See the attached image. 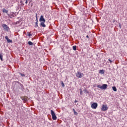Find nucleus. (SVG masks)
Wrapping results in <instances>:
<instances>
[{"label":"nucleus","instance_id":"nucleus-13","mask_svg":"<svg viewBox=\"0 0 127 127\" xmlns=\"http://www.w3.org/2000/svg\"><path fill=\"white\" fill-rule=\"evenodd\" d=\"M27 34L28 36H29V37H30V36H32V34H31V32H28L27 33Z\"/></svg>","mask_w":127,"mask_h":127},{"label":"nucleus","instance_id":"nucleus-19","mask_svg":"<svg viewBox=\"0 0 127 127\" xmlns=\"http://www.w3.org/2000/svg\"><path fill=\"white\" fill-rule=\"evenodd\" d=\"M28 44H29V45H33V43H32L31 41H29L28 42Z\"/></svg>","mask_w":127,"mask_h":127},{"label":"nucleus","instance_id":"nucleus-15","mask_svg":"<svg viewBox=\"0 0 127 127\" xmlns=\"http://www.w3.org/2000/svg\"><path fill=\"white\" fill-rule=\"evenodd\" d=\"M112 89L113 91H114V92H117V87H116L115 86H113L112 87Z\"/></svg>","mask_w":127,"mask_h":127},{"label":"nucleus","instance_id":"nucleus-2","mask_svg":"<svg viewBox=\"0 0 127 127\" xmlns=\"http://www.w3.org/2000/svg\"><path fill=\"white\" fill-rule=\"evenodd\" d=\"M76 76L77 78H82V77H84V73H81L80 71H77L76 73Z\"/></svg>","mask_w":127,"mask_h":127},{"label":"nucleus","instance_id":"nucleus-8","mask_svg":"<svg viewBox=\"0 0 127 127\" xmlns=\"http://www.w3.org/2000/svg\"><path fill=\"white\" fill-rule=\"evenodd\" d=\"M108 88V85L107 84H103L102 86L101 90H106Z\"/></svg>","mask_w":127,"mask_h":127},{"label":"nucleus","instance_id":"nucleus-11","mask_svg":"<svg viewBox=\"0 0 127 127\" xmlns=\"http://www.w3.org/2000/svg\"><path fill=\"white\" fill-rule=\"evenodd\" d=\"M99 74H105V70L104 69L100 70L99 71Z\"/></svg>","mask_w":127,"mask_h":127},{"label":"nucleus","instance_id":"nucleus-28","mask_svg":"<svg viewBox=\"0 0 127 127\" xmlns=\"http://www.w3.org/2000/svg\"><path fill=\"white\" fill-rule=\"evenodd\" d=\"M28 1L27 0H26L25 3H28Z\"/></svg>","mask_w":127,"mask_h":127},{"label":"nucleus","instance_id":"nucleus-12","mask_svg":"<svg viewBox=\"0 0 127 127\" xmlns=\"http://www.w3.org/2000/svg\"><path fill=\"white\" fill-rule=\"evenodd\" d=\"M2 12L5 13H8V10H7L5 8L3 9L2 10Z\"/></svg>","mask_w":127,"mask_h":127},{"label":"nucleus","instance_id":"nucleus-17","mask_svg":"<svg viewBox=\"0 0 127 127\" xmlns=\"http://www.w3.org/2000/svg\"><path fill=\"white\" fill-rule=\"evenodd\" d=\"M36 19H37V22H36V25H37V26H38V20L37 19V14H36Z\"/></svg>","mask_w":127,"mask_h":127},{"label":"nucleus","instance_id":"nucleus-22","mask_svg":"<svg viewBox=\"0 0 127 127\" xmlns=\"http://www.w3.org/2000/svg\"><path fill=\"white\" fill-rule=\"evenodd\" d=\"M97 88H99V89H102V86H101V85H97Z\"/></svg>","mask_w":127,"mask_h":127},{"label":"nucleus","instance_id":"nucleus-24","mask_svg":"<svg viewBox=\"0 0 127 127\" xmlns=\"http://www.w3.org/2000/svg\"><path fill=\"white\" fill-rule=\"evenodd\" d=\"M80 95H83V91H82L81 89H80Z\"/></svg>","mask_w":127,"mask_h":127},{"label":"nucleus","instance_id":"nucleus-20","mask_svg":"<svg viewBox=\"0 0 127 127\" xmlns=\"http://www.w3.org/2000/svg\"><path fill=\"white\" fill-rule=\"evenodd\" d=\"M14 24L16 25V24H19V21H17V22H15L13 23Z\"/></svg>","mask_w":127,"mask_h":127},{"label":"nucleus","instance_id":"nucleus-5","mask_svg":"<svg viewBox=\"0 0 127 127\" xmlns=\"http://www.w3.org/2000/svg\"><path fill=\"white\" fill-rule=\"evenodd\" d=\"M91 108L92 109H93L94 110H96L97 108H98V103H94L91 105Z\"/></svg>","mask_w":127,"mask_h":127},{"label":"nucleus","instance_id":"nucleus-31","mask_svg":"<svg viewBox=\"0 0 127 127\" xmlns=\"http://www.w3.org/2000/svg\"><path fill=\"white\" fill-rule=\"evenodd\" d=\"M87 38H89V35L86 36Z\"/></svg>","mask_w":127,"mask_h":127},{"label":"nucleus","instance_id":"nucleus-25","mask_svg":"<svg viewBox=\"0 0 127 127\" xmlns=\"http://www.w3.org/2000/svg\"><path fill=\"white\" fill-rule=\"evenodd\" d=\"M108 61H109L110 63H113V61L112 60H111L110 59H109Z\"/></svg>","mask_w":127,"mask_h":127},{"label":"nucleus","instance_id":"nucleus-10","mask_svg":"<svg viewBox=\"0 0 127 127\" xmlns=\"http://www.w3.org/2000/svg\"><path fill=\"white\" fill-rule=\"evenodd\" d=\"M45 22H41L40 23V25L42 26V27H46V25H45Z\"/></svg>","mask_w":127,"mask_h":127},{"label":"nucleus","instance_id":"nucleus-26","mask_svg":"<svg viewBox=\"0 0 127 127\" xmlns=\"http://www.w3.org/2000/svg\"><path fill=\"white\" fill-rule=\"evenodd\" d=\"M20 2H21V5H24V3H23L22 1H21Z\"/></svg>","mask_w":127,"mask_h":127},{"label":"nucleus","instance_id":"nucleus-14","mask_svg":"<svg viewBox=\"0 0 127 127\" xmlns=\"http://www.w3.org/2000/svg\"><path fill=\"white\" fill-rule=\"evenodd\" d=\"M72 49L73 50H74V51H76V50H77V46H73L72 47Z\"/></svg>","mask_w":127,"mask_h":127},{"label":"nucleus","instance_id":"nucleus-9","mask_svg":"<svg viewBox=\"0 0 127 127\" xmlns=\"http://www.w3.org/2000/svg\"><path fill=\"white\" fill-rule=\"evenodd\" d=\"M21 99L24 102H27V98H26V97H21Z\"/></svg>","mask_w":127,"mask_h":127},{"label":"nucleus","instance_id":"nucleus-6","mask_svg":"<svg viewBox=\"0 0 127 127\" xmlns=\"http://www.w3.org/2000/svg\"><path fill=\"white\" fill-rule=\"evenodd\" d=\"M39 21H40L41 22H46V20H45V19H44V16L43 15H41L40 16Z\"/></svg>","mask_w":127,"mask_h":127},{"label":"nucleus","instance_id":"nucleus-1","mask_svg":"<svg viewBox=\"0 0 127 127\" xmlns=\"http://www.w3.org/2000/svg\"><path fill=\"white\" fill-rule=\"evenodd\" d=\"M51 113L52 119L54 121H56V120H57V117L56 116V115L55 114V113L54 112V111H53V110H51Z\"/></svg>","mask_w":127,"mask_h":127},{"label":"nucleus","instance_id":"nucleus-7","mask_svg":"<svg viewBox=\"0 0 127 127\" xmlns=\"http://www.w3.org/2000/svg\"><path fill=\"white\" fill-rule=\"evenodd\" d=\"M5 39H6L7 42L8 43H11L12 42V41L9 39H8V37L7 36H5Z\"/></svg>","mask_w":127,"mask_h":127},{"label":"nucleus","instance_id":"nucleus-18","mask_svg":"<svg viewBox=\"0 0 127 127\" xmlns=\"http://www.w3.org/2000/svg\"><path fill=\"white\" fill-rule=\"evenodd\" d=\"M2 57H3L2 55L0 54V59L1 61H3V59H2Z\"/></svg>","mask_w":127,"mask_h":127},{"label":"nucleus","instance_id":"nucleus-23","mask_svg":"<svg viewBox=\"0 0 127 127\" xmlns=\"http://www.w3.org/2000/svg\"><path fill=\"white\" fill-rule=\"evenodd\" d=\"M62 87H63V88H64V87H65V84H64V83H63V81L62 82Z\"/></svg>","mask_w":127,"mask_h":127},{"label":"nucleus","instance_id":"nucleus-27","mask_svg":"<svg viewBox=\"0 0 127 127\" xmlns=\"http://www.w3.org/2000/svg\"><path fill=\"white\" fill-rule=\"evenodd\" d=\"M84 91H85L86 93H88V90H87L86 89H85V90H84Z\"/></svg>","mask_w":127,"mask_h":127},{"label":"nucleus","instance_id":"nucleus-4","mask_svg":"<svg viewBox=\"0 0 127 127\" xmlns=\"http://www.w3.org/2000/svg\"><path fill=\"white\" fill-rule=\"evenodd\" d=\"M2 26L4 29V30H5L6 31H8L9 30V27L7 26V25L5 24H3L2 25Z\"/></svg>","mask_w":127,"mask_h":127},{"label":"nucleus","instance_id":"nucleus-21","mask_svg":"<svg viewBox=\"0 0 127 127\" xmlns=\"http://www.w3.org/2000/svg\"><path fill=\"white\" fill-rule=\"evenodd\" d=\"M20 75L22 76V77H25V74H22L21 73H20Z\"/></svg>","mask_w":127,"mask_h":127},{"label":"nucleus","instance_id":"nucleus-16","mask_svg":"<svg viewBox=\"0 0 127 127\" xmlns=\"http://www.w3.org/2000/svg\"><path fill=\"white\" fill-rule=\"evenodd\" d=\"M73 111L74 114L75 115V116H77L78 115V113H77L76 111H75L74 109H73Z\"/></svg>","mask_w":127,"mask_h":127},{"label":"nucleus","instance_id":"nucleus-30","mask_svg":"<svg viewBox=\"0 0 127 127\" xmlns=\"http://www.w3.org/2000/svg\"><path fill=\"white\" fill-rule=\"evenodd\" d=\"M10 17H12L11 14H10Z\"/></svg>","mask_w":127,"mask_h":127},{"label":"nucleus","instance_id":"nucleus-3","mask_svg":"<svg viewBox=\"0 0 127 127\" xmlns=\"http://www.w3.org/2000/svg\"><path fill=\"white\" fill-rule=\"evenodd\" d=\"M109 107H108L107 105H103L101 108V111H103V112H106V111H107Z\"/></svg>","mask_w":127,"mask_h":127},{"label":"nucleus","instance_id":"nucleus-29","mask_svg":"<svg viewBox=\"0 0 127 127\" xmlns=\"http://www.w3.org/2000/svg\"><path fill=\"white\" fill-rule=\"evenodd\" d=\"M77 102H78V101H77L76 100L74 101V103H77Z\"/></svg>","mask_w":127,"mask_h":127}]
</instances>
